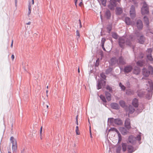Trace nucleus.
<instances>
[{
  "label": "nucleus",
  "instance_id": "f257e3e1",
  "mask_svg": "<svg viewBox=\"0 0 153 153\" xmlns=\"http://www.w3.org/2000/svg\"><path fill=\"white\" fill-rule=\"evenodd\" d=\"M119 43L120 46L121 48H123L126 43V45H130V41L127 40L126 37H123L119 39Z\"/></svg>",
  "mask_w": 153,
  "mask_h": 153
},
{
  "label": "nucleus",
  "instance_id": "f03ea898",
  "mask_svg": "<svg viewBox=\"0 0 153 153\" xmlns=\"http://www.w3.org/2000/svg\"><path fill=\"white\" fill-rule=\"evenodd\" d=\"M148 68V70H147L145 68H143V74L146 77L148 76L150 74H152L153 73V68L152 66H149Z\"/></svg>",
  "mask_w": 153,
  "mask_h": 153
},
{
  "label": "nucleus",
  "instance_id": "7ed1b4c3",
  "mask_svg": "<svg viewBox=\"0 0 153 153\" xmlns=\"http://www.w3.org/2000/svg\"><path fill=\"white\" fill-rule=\"evenodd\" d=\"M11 143H12V149L13 152H16L17 148V145L16 140L13 137H11L10 139Z\"/></svg>",
  "mask_w": 153,
  "mask_h": 153
},
{
  "label": "nucleus",
  "instance_id": "20e7f679",
  "mask_svg": "<svg viewBox=\"0 0 153 153\" xmlns=\"http://www.w3.org/2000/svg\"><path fill=\"white\" fill-rule=\"evenodd\" d=\"M149 12L148 7L145 2H144L141 8V13L143 15L147 14Z\"/></svg>",
  "mask_w": 153,
  "mask_h": 153
},
{
  "label": "nucleus",
  "instance_id": "39448f33",
  "mask_svg": "<svg viewBox=\"0 0 153 153\" xmlns=\"http://www.w3.org/2000/svg\"><path fill=\"white\" fill-rule=\"evenodd\" d=\"M121 0H110V4L108 7L111 10H114V7L117 6L116 2H119Z\"/></svg>",
  "mask_w": 153,
  "mask_h": 153
},
{
  "label": "nucleus",
  "instance_id": "423d86ee",
  "mask_svg": "<svg viewBox=\"0 0 153 153\" xmlns=\"http://www.w3.org/2000/svg\"><path fill=\"white\" fill-rule=\"evenodd\" d=\"M110 120L111 122H114L115 124L118 125H120L123 123L122 120L120 119H114L111 118L110 119Z\"/></svg>",
  "mask_w": 153,
  "mask_h": 153
},
{
  "label": "nucleus",
  "instance_id": "0eeeda50",
  "mask_svg": "<svg viewBox=\"0 0 153 153\" xmlns=\"http://www.w3.org/2000/svg\"><path fill=\"white\" fill-rule=\"evenodd\" d=\"M130 119L127 118L126 119L125 122V126L128 129H129L131 128L130 125Z\"/></svg>",
  "mask_w": 153,
  "mask_h": 153
},
{
  "label": "nucleus",
  "instance_id": "6e6552de",
  "mask_svg": "<svg viewBox=\"0 0 153 153\" xmlns=\"http://www.w3.org/2000/svg\"><path fill=\"white\" fill-rule=\"evenodd\" d=\"M130 15L132 18H134L135 16V10L134 6H132L130 11Z\"/></svg>",
  "mask_w": 153,
  "mask_h": 153
},
{
  "label": "nucleus",
  "instance_id": "1a4fd4ad",
  "mask_svg": "<svg viewBox=\"0 0 153 153\" xmlns=\"http://www.w3.org/2000/svg\"><path fill=\"white\" fill-rule=\"evenodd\" d=\"M34 4V0H31V1L29 2V4L28 5V10L27 13V15L29 16L31 13V5H33Z\"/></svg>",
  "mask_w": 153,
  "mask_h": 153
},
{
  "label": "nucleus",
  "instance_id": "9d476101",
  "mask_svg": "<svg viewBox=\"0 0 153 153\" xmlns=\"http://www.w3.org/2000/svg\"><path fill=\"white\" fill-rule=\"evenodd\" d=\"M137 27L139 29H142L143 27V24L142 21L139 20L137 21Z\"/></svg>",
  "mask_w": 153,
  "mask_h": 153
},
{
  "label": "nucleus",
  "instance_id": "9b49d317",
  "mask_svg": "<svg viewBox=\"0 0 153 153\" xmlns=\"http://www.w3.org/2000/svg\"><path fill=\"white\" fill-rule=\"evenodd\" d=\"M135 137H133V136H130L128 139V141L129 143H134L136 141Z\"/></svg>",
  "mask_w": 153,
  "mask_h": 153
},
{
  "label": "nucleus",
  "instance_id": "f8f14e48",
  "mask_svg": "<svg viewBox=\"0 0 153 153\" xmlns=\"http://www.w3.org/2000/svg\"><path fill=\"white\" fill-rule=\"evenodd\" d=\"M111 107L115 109H119V107L118 105L116 103H112L111 104Z\"/></svg>",
  "mask_w": 153,
  "mask_h": 153
},
{
  "label": "nucleus",
  "instance_id": "ddd939ff",
  "mask_svg": "<svg viewBox=\"0 0 153 153\" xmlns=\"http://www.w3.org/2000/svg\"><path fill=\"white\" fill-rule=\"evenodd\" d=\"M132 68L131 66H128L124 68V71L126 73L130 72L132 70Z\"/></svg>",
  "mask_w": 153,
  "mask_h": 153
},
{
  "label": "nucleus",
  "instance_id": "4468645a",
  "mask_svg": "<svg viewBox=\"0 0 153 153\" xmlns=\"http://www.w3.org/2000/svg\"><path fill=\"white\" fill-rule=\"evenodd\" d=\"M132 104L134 107H137L138 105V100L136 98H134L132 101Z\"/></svg>",
  "mask_w": 153,
  "mask_h": 153
},
{
  "label": "nucleus",
  "instance_id": "2eb2a0df",
  "mask_svg": "<svg viewBox=\"0 0 153 153\" xmlns=\"http://www.w3.org/2000/svg\"><path fill=\"white\" fill-rule=\"evenodd\" d=\"M123 12V10L121 8L117 7L116 9V14L117 15H120Z\"/></svg>",
  "mask_w": 153,
  "mask_h": 153
},
{
  "label": "nucleus",
  "instance_id": "dca6fc26",
  "mask_svg": "<svg viewBox=\"0 0 153 153\" xmlns=\"http://www.w3.org/2000/svg\"><path fill=\"white\" fill-rule=\"evenodd\" d=\"M140 68L138 67H136L133 71V73L136 74H138L140 73Z\"/></svg>",
  "mask_w": 153,
  "mask_h": 153
},
{
  "label": "nucleus",
  "instance_id": "f3484780",
  "mask_svg": "<svg viewBox=\"0 0 153 153\" xmlns=\"http://www.w3.org/2000/svg\"><path fill=\"white\" fill-rule=\"evenodd\" d=\"M105 95L107 100L109 101L111 100V94L108 92H106L105 93Z\"/></svg>",
  "mask_w": 153,
  "mask_h": 153
},
{
  "label": "nucleus",
  "instance_id": "a211bd4d",
  "mask_svg": "<svg viewBox=\"0 0 153 153\" xmlns=\"http://www.w3.org/2000/svg\"><path fill=\"white\" fill-rule=\"evenodd\" d=\"M135 111L134 109L131 105H129L128 107V111L129 114L133 113Z\"/></svg>",
  "mask_w": 153,
  "mask_h": 153
},
{
  "label": "nucleus",
  "instance_id": "6ab92c4d",
  "mask_svg": "<svg viewBox=\"0 0 153 153\" xmlns=\"http://www.w3.org/2000/svg\"><path fill=\"white\" fill-rule=\"evenodd\" d=\"M120 130L122 134L125 135L127 134V131L125 128H122L120 129Z\"/></svg>",
  "mask_w": 153,
  "mask_h": 153
},
{
  "label": "nucleus",
  "instance_id": "aec40b11",
  "mask_svg": "<svg viewBox=\"0 0 153 153\" xmlns=\"http://www.w3.org/2000/svg\"><path fill=\"white\" fill-rule=\"evenodd\" d=\"M145 40V39L144 37L143 36H141L138 39L139 42L140 43L142 44L144 42Z\"/></svg>",
  "mask_w": 153,
  "mask_h": 153
},
{
  "label": "nucleus",
  "instance_id": "412c9836",
  "mask_svg": "<svg viewBox=\"0 0 153 153\" xmlns=\"http://www.w3.org/2000/svg\"><path fill=\"white\" fill-rule=\"evenodd\" d=\"M118 64L119 65H124L125 64V62L122 57L119 58Z\"/></svg>",
  "mask_w": 153,
  "mask_h": 153
},
{
  "label": "nucleus",
  "instance_id": "4be33fe9",
  "mask_svg": "<svg viewBox=\"0 0 153 153\" xmlns=\"http://www.w3.org/2000/svg\"><path fill=\"white\" fill-rule=\"evenodd\" d=\"M128 152L129 153H131L134 151L133 148L132 146H128Z\"/></svg>",
  "mask_w": 153,
  "mask_h": 153
},
{
  "label": "nucleus",
  "instance_id": "5701e85b",
  "mask_svg": "<svg viewBox=\"0 0 153 153\" xmlns=\"http://www.w3.org/2000/svg\"><path fill=\"white\" fill-rule=\"evenodd\" d=\"M122 150L123 152H125L126 151L127 145L126 143H122Z\"/></svg>",
  "mask_w": 153,
  "mask_h": 153
},
{
  "label": "nucleus",
  "instance_id": "b1692460",
  "mask_svg": "<svg viewBox=\"0 0 153 153\" xmlns=\"http://www.w3.org/2000/svg\"><path fill=\"white\" fill-rule=\"evenodd\" d=\"M125 22L127 25H130L131 24L130 19L128 17H126L125 18Z\"/></svg>",
  "mask_w": 153,
  "mask_h": 153
},
{
  "label": "nucleus",
  "instance_id": "393cba45",
  "mask_svg": "<svg viewBox=\"0 0 153 153\" xmlns=\"http://www.w3.org/2000/svg\"><path fill=\"white\" fill-rule=\"evenodd\" d=\"M100 4H102L103 6H105L106 2V0H100L99 1Z\"/></svg>",
  "mask_w": 153,
  "mask_h": 153
},
{
  "label": "nucleus",
  "instance_id": "a878e982",
  "mask_svg": "<svg viewBox=\"0 0 153 153\" xmlns=\"http://www.w3.org/2000/svg\"><path fill=\"white\" fill-rule=\"evenodd\" d=\"M119 104L120 105L123 107H124L125 106V103L124 101L123 100H121L119 101Z\"/></svg>",
  "mask_w": 153,
  "mask_h": 153
},
{
  "label": "nucleus",
  "instance_id": "bb28decb",
  "mask_svg": "<svg viewBox=\"0 0 153 153\" xmlns=\"http://www.w3.org/2000/svg\"><path fill=\"white\" fill-rule=\"evenodd\" d=\"M105 15L108 19H109L111 17V13L110 11L107 10L105 13Z\"/></svg>",
  "mask_w": 153,
  "mask_h": 153
},
{
  "label": "nucleus",
  "instance_id": "cd10ccee",
  "mask_svg": "<svg viewBox=\"0 0 153 153\" xmlns=\"http://www.w3.org/2000/svg\"><path fill=\"white\" fill-rule=\"evenodd\" d=\"M137 94L140 97H142L144 95V93L141 91H138Z\"/></svg>",
  "mask_w": 153,
  "mask_h": 153
},
{
  "label": "nucleus",
  "instance_id": "c85d7f7f",
  "mask_svg": "<svg viewBox=\"0 0 153 153\" xmlns=\"http://www.w3.org/2000/svg\"><path fill=\"white\" fill-rule=\"evenodd\" d=\"M100 98L103 102H106V101L105 97L102 95H101L100 96Z\"/></svg>",
  "mask_w": 153,
  "mask_h": 153
},
{
  "label": "nucleus",
  "instance_id": "c756f323",
  "mask_svg": "<svg viewBox=\"0 0 153 153\" xmlns=\"http://www.w3.org/2000/svg\"><path fill=\"white\" fill-rule=\"evenodd\" d=\"M115 131L117 133H118L119 132V131L116 128H111L109 130V131Z\"/></svg>",
  "mask_w": 153,
  "mask_h": 153
},
{
  "label": "nucleus",
  "instance_id": "7c9ffc66",
  "mask_svg": "<svg viewBox=\"0 0 153 153\" xmlns=\"http://www.w3.org/2000/svg\"><path fill=\"white\" fill-rule=\"evenodd\" d=\"M76 132L77 135H79L80 134L78 126H76Z\"/></svg>",
  "mask_w": 153,
  "mask_h": 153
},
{
  "label": "nucleus",
  "instance_id": "2f4dec72",
  "mask_svg": "<svg viewBox=\"0 0 153 153\" xmlns=\"http://www.w3.org/2000/svg\"><path fill=\"white\" fill-rule=\"evenodd\" d=\"M144 21L147 25L149 24V21L148 18L146 16H145L144 18Z\"/></svg>",
  "mask_w": 153,
  "mask_h": 153
},
{
  "label": "nucleus",
  "instance_id": "473e14b6",
  "mask_svg": "<svg viewBox=\"0 0 153 153\" xmlns=\"http://www.w3.org/2000/svg\"><path fill=\"white\" fill-rule=\"evenodd\" d=\"M112 36L113 38H114L115 39H117L118 38V36L117 35V34L114 33H112Z\"/></svg>",
  "mask_w": 153,
  "mask_h": 153
},
{
  "label": "nucleus",
  "instance_id": "72a5a7b5",
  "mask_svg": "<svg viewBox=\"0 0 153 153\" xmlns=\"http://www.w3.org/2000/svg\"><path fill=\"white\" fill-rule=\"evenodd\" d=\"M147 57L148 59L150 61H152L153 60V59L152 57L151 54L148 55L147 56Z\"/></svg>",
  "mask_w": 153,
  "mask_h": 153
},
{
  "label": "nucleus",
  "instance_id": "f704fd0d",
  "mask_svg": "<svg viewBox=\"0 0 153 153\" xmlns=\"http://www.w3.org/2000/svg\"><path fill=\"white\" fill-rule=\"evenodd\" d=\"M118 135V137H119L118 139V142H120L122 140V137L121 136L119 132L118 133H117Z\"/></svg>",
  "mask_w": 153,
  "mask_h": 153
},
{
  "label": "nucleus",
  "instance_id": "c9c22d12",
  "mask_svg": "<svg viewBox=\"0 0 153 153\" xmlns=\"http://www.w3.org/2000/svg\"><path fill=\"white\" fill-rule=\"evenodd\" d=\"M106 89L108 90L110 92H112V88L109 85H107Z\"/></svg>",
  "mask_w": 153,
  "mask_h": 153
},
{
  "label": "nucleus",
  "instance_id": "e433bc0d",
  "mask_svg": "<svg viewBox=\"0 0 153 153\" xmlns=\"http://www.w3.org/2000/svg\"><path fill=\"white\" fill-rule=\"evenodd\" d=\"M137 64L138 65L141 66H142L143 65V63L142 61H139L137 62Z\"/></svg>",
  "mask_w": 153,
  "mask_h": 153
},
{
  "label": "nucleus",
  "instance_id": "4c0bfd02",
  "mask_svg": "<svg viewBox=\"0 0 153 153\" xmlns=\"http://www.w3.org/2000/svg\"><path fill=\"white\" fill-rule=\"evenodd\" d=\"M119 86L121 87L122 90L124 91L125 89V87L123 85L121 82L119 83Z\"/></svg>",
  "mask_w": 153,
  "mask_h": 153
},
{
  "label": "nucleus",
  "instance_id": "58836bf2",
  "mask_svg": "<svg viewBox=\"0 0 153 153\" xmlns=\"http://www.w3.org/2000/svg\"><path fill=\"white\" fill-rule=\"evenodd\" d=\"M105 41V38H103L102 39L101 43L102 44V46L103 47V46L104 45V43Z\"/></svg>",
  "mask_w": 153,
  "mask_h": 153
},
{
  "label": "nucleus",
  "instance_id": "ea45409f",
  "mask_svg": "<svg viewBox=\"0 0 153 153\" xmlns=\"http://www.w3.org/2000/svg\"><path fill=\"white\" fill-rule=\"evenodd\" d=\"M114 61L115 62H116V60L115 58H112L111 60V62L112 63V64H115V62H114Z\"/></svg>",
  "mask_w": 153,
  "mask_h": 153
},
{
  "label": "nucleus",
  "instance_id": "a19ab883",
  "mask_svg": "<svg viewBox=\"0 0 153 153\" xmlns=\"http://www.w3.org/2000/svg\"><path fill=\"white\" fill-rule=\"evenodd\" d=\"M100 76L103 79H105L106 78V76L103 73H102L100 74Z\"/></svg>",
  "mask_w": 153,
  "mask_h": 153
},
{
  "label": "nucleus",
  "instance_id": "79ce46f5",
  "mask_svg": "<svg viewBox=\"0 0 153 153\" xmlns=\"http://www.w3.org/2000/svg\"><path fill=\"white\" fill-rule=\"evenodd\" d=\"M135 138H136V140H137L139 141L141 139L140 135H138Z\"/></svg>",
  "mask_w": 153,
  "mask_h": 153
},
{
  "label": "nucleus",
  "instance_id": "37998d69",
  "mask_svg": "<svg viewBox=\"0 0 153 153\" xmlns=\"http://www.w3.org/2000/svg\"><path fill=\"white\" fill-rule=\"evenodd\" d=\"M76 35L77 37V39L79 38L80 37V34L78 30H77L76 31Z\"/></svg>",
  "mask_w": 153,
  "mask_h": 153
},
{
  "label": "nucleus",
  "instance_id": "c03bdc74",
  "mask_svg": "<svg viewBox=\"0 0 153 153\" xmlns=\"http://www.w3.org/2000/svg\"><path fill=\"white\" fill-rule=\"evenodd\" d=\"M121 150V147H118L117 149V153H120Z\"/></svg>",
  "mask_w": 153,
  "mask_h": 153
},
{
  "label": "nucleus",
  "instance_id": "a18cd8bd",
  "mask_svg": "<svg viewBox=\"0 0 153 153\" xmlns=\"http://www.w3.org/2000/svg\"><path fill=\"white\" fill-rule=\"evenodd\" d=\"M101 88L102 86L101 85L100 83V82H99L97 85V89H99Z\"/></svg>",
  "mask_w": 153,
  "mask_h": 153
},
{
  "label": "nucleus",
  "instance_id": "49530a36",
  "mask_svg": "<svg viewBox=\"0 0 153 153\" xmlns=\"http://www.w3.org/2000/svg\"><path fill=\"white\" fill-rule=\"evenodd\" d=\"M42 126H41L40 131V135L42 134Z\"/></svg>",
  "mask_w": 153,
  "mask_h": 153
},
{
  "label": "nucleus",
  "instance_id": "de8ad7c7",
  "mask_svg": "<svg viewBox=\"0 0 153 153\" xmlns=\"http://www.w3.org/2000/svg\"><path fill=\"white\" fill-rule=\"evenodd\" d=\"M148 52L149 53V54H151L152 52V50L151 48H149L148 49Z\"/></svg>",
  "mask_w": 153,
  "mask_h": 153
},
{
  "label": "nucleus",
  "instance_id": "09e8293b",
  "mask_svg": "<svg viewBox=\"0 0 153 153\" xmlns=\"http://www.w3.org/2000/svg\"><path fill=\"white\" fill-rule=\"evenodd\" d=\"M90 136L91 138H92V133L91 131V127H90Z\"/></svg>",
  "mask_w": 153,
  "mask_h": 153
},
{
  "label": "nucleus",
  "instance_id": "8fccbe9b",
  "mask_svg": "<svg viewBox=\"0 0 153 153\" xmlns=\"http://www.w3.org/2000/svg\"><path fill=\"white\" fill-rule=\"evenodd\" d=\"M11 58V59H12V60L13 61L14 60V55L12 54V55Z\"/></svg>",
  "mask_w": 153,
  "mask_h": 153
},
{
  "label": "nucleus",
  "instance_id": "3c124183",
  "mask_svg": "<svg viewBox=\"0 0 153 153\" xmlns=\"http://www.w3.org/2000/svg\"><path fill=\"white\" fill-rule=\"evenodd\" d=\"M78 0H74L75 2V4L76 7H77V2Z\"/></svg>",
  "mask_w": 153,
  "mask_h": 153
},
{
  "label": "nucleus",
  "instance_id": "603ef678",
  "mask_svg": "<svg viewBox=\"0 0 153 153\" xmlns=\"http://www.w3.org/2000/svg\"><path fill=\"white\" fill-rule=\"evenodd\" d=\"M7 150L8 151V153H11V152L10 151V147H9V149H7Z\"/></svg>",
  "mask_w": 153,
  "mask_h": 153
},
{
  "label": "nucleus",
  "instance_id": "864d4df0",
  "mask_svg": "<svg viewBox=\"0 0 153 153\" xmlns=\"http://www.w3.org/2000/svg\"><path fill=\"white\" fill-rule=\"evenodd\" d=\"M149 95V97H146L148 98L149 99H150V98L151 97L152 95L151 94V93H150V94Z\"/></svg>",
  "mask_w": 153,
  "mask_h": 153
},
{
  "label": "nucleus",
  "instance_id": "5fc2aeb1",
  "mask_svg": "<svg viewBox=\"0 0 153 153\" xmlns=\"http://www.w3.org/2000/svg\"><path fill=\"white\" fill-rule=\"evenodd\" d=\"M79 22L80 24V27L81 28L82 27V26L81 25V22L80 20H79Z\"/></svg>",
  "mask_w": 153,
  "mask_h": 153
},
{
  "label": "nucleus",
  "instance_id": "6e6d98bb",
  "mask_svg": "<svg viewBox=\"0 0 153 153\" xmlns=\"http://www.w3.org/2000/svg\"><path fill=\"white\" fill-rule=\"evenodd\" d=\"M13 40H12V41L11 44V47L12 48H13Z\"/></svg>",
  "mask_w": 153,
  "mask_h": 153
},
{
  "label": "nucleus",
  "instance_id": "4d7b16f0",
  "mask_svg": "<svg viewBox=\"0 0 153 153\" xmlns=\"http://www.w3.org/2000/svg\"><path fill=\"white\" fill-rule=\"evenodd\" d=\"M82 1H81L79 4V6H81L82 5Z\"/></svg>",
  "mask_w": 153,
  "mask_h": 153
},
{
  "label": "nucleus",
  "instance_id": "13d9d810",
  "mask_svg": "<svg viewBox=\"0 0 153 153\" xmlns=\"http://www.w3.org/2000/svg\"><path fill=\"white\" fill-rule=\"evenodd\" d=\"M40 138L41 140H42V134L40 135Z\"/></svg>",
  "mask_w": 153,
  "mask_h": 153
},
{
  "label": "nucleus",
  "instance_id": "bf43d9fd",
  "mask_svg": "<svg viewBox=\"0 0 153 153\" xmlns=\"http://www.w3.org/2000/svg\"><path fill=\"white\" fill-rule=\"evenodd\" d=\"M126 94H127L128 95H129L130 94L129 93H128V91H126Z\"/></svg>",
  "mask_w": 153,
  "mask_h": 153
},
{
  "label": "nucleus",
  "instance_id": "052dcab7",
  "mask_svg": "<svg viewBox=\"0 0 153 153\" xmlns=\"http://www.w3.org/2000/svg\"><path fill=\"white\" fill-rule=\"evenodd\" d=\"M30 24H31L30 22H28L27 23V25H30Z\"/></svg>",
  "mask_w": 153,
  "mask_h": 153
},
{
  "label": "nucleus",
  "instance_id": "680f3d73",
  "mask_svg": "<svg viewBox=\"0 0 153 153\" xmlns=\"http://www.w3.org/2000/svg\"><path fill=\"white\" fill-rule=\"evenodd\" d=\"M102 48L103 49V50L105 51V49L104 47V45L103 46V47L102 46Z\"/></svg>",
  "mask_w": 153,
  "mask_h": 153
},
{
  "label": "nucleus",
  "instance_id": "e2e57ef3",
  "mask_svg": "<svg viewBox=\"0 0 153 153\" xmlns=\"http://www.w3.org/2000/svg\"><path fill=\"white\" fill-rule=\"evenodd\" d=\"M78 73H79V72H80V70H79V67L78 68Z\"/></svg>",
  "mask_w": 153,
  "mask_h": 153
},
{
  "label": "nucleus",
  "instance_id": "0e129e2a",
  "mask_svg": "<svg viewBox=\"0 0 153 153\" xmlns=\"http://www.w3.org/2000/svg\"><path fill=\"white\" fill-rule=\"evenodd\" d=\"M48 90H47L46 91V94H47V96H48Z\"/></svg>",
  "mask_w": 153,
  "mask_h": 153
},
{
  "label": "nucleus",
  "instance_id": "69168bd1",
  "mask_svg": "<svg viewBox=\"0 0 153 153\" xmlns=\"http://www.w3.org/2000/svg\"><path fill=\"white\" fill-rule=\"evenodd\" d=\"M76 124L78 125V120H76Z\"/></svg>",
  "mask_w": 153,
  "mask_h": 153
},
{
  "label": "nucleus",
  "instance_id": "338daca9",
  "mask_svg": "<svg viewBox=\"0 0 153 153\" xmlns=\"http://www.w3.org/2000/svg\"><path fill=\"white\" fill-rule=\"evenodd\" d=\"M78 116H76V120H78Z\"/></svg>",
  "mask_w": 153,
  "mask_h": 153
},
{
  "label": "nucleus",
  "instance_id": "774afa93",
  "mask_svg": "<svg viewBox=\"0 0 153 153\" xmlns=\"http://www.w3.org/2000/svg\"><path fill=\"white\" fill-rule=\"evenodd\" d=\"M46 107L47 108H48L49 106L48 105H47Z\"/></svg>",
  "mask_w": 153,
  "mask_h": 153
}]
</instances>
